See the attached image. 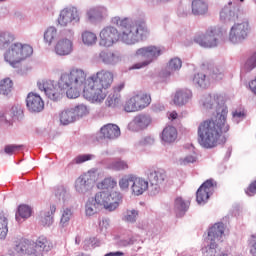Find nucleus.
<instances>
[{"label": "nucleus", "mask_w": 256, "mask_h": 256, "mask_svg": "<svg viewBox=\"0 0 256 256\" xmlns=\"http://www.w3.org/2000/svg\"><path fill=\"white\" fill-rule=\"evenodd\" d=\"M13 91V80L11 78H4L0 82V95H9Z\"/></svg>", "instance_id": "c03bdc74"}, {"label": "nucleus", "mask_w": 256, "mask_h": 256, "mask_svg": "<svg viewBox=\"0 0 256 256\" xmlns=\"http://www.w3.org/2000/svg\"><path fill=\"white\" fill-rule=\"evenodd\" d=\"M221 99L219 94H205L200 99V105L204 111H219Z\"/></svg>", "instance_id": "dca6fc26"}, {"label": "nucleus", "mask_w": 256, "mask_h": 256, "mask_svg": "<svg viewBox=\"0 0 256 256\" xmlns=\"http://www.w3.org/2000/svg\"><path fill=\"white\" fill-rule=\"evenodd\" d=\"M73 41H75V30H63L62 37L54 46V53L59 57H67V55H71V53H73Z\"/></svg>", "instance_id": "9d476101"}, {"label": "nucleus", "mask_w": 256, "mask_h": 256, "mask_svg": "<svg viewBox=\"0 0 256 256\" xmlns=\"http://www.w3.org/2000/svg\"><path fill=\"white\" fill-rule=\"evenodd\" d=\"M189 13H191V11L189 10V7H184V6H180L178 9V15L180 17H187V15H189Z\"/></svg>", "instance_id": "69168bd1"}, {"label": "nucleus", "mask_w": 256, "mask_h": 256, "mask_svg": "<svg viewBox=\"0 0 256 256\" xmlns=\"http://www.w3.org/2000/svg\"><path fill=\"white\" fill-rule=\"evenodd\" d=\"M101 172L97 168H92L88 172L80 175L74 182V189L79 195L91 193L95 181H98Z\"/></svg>", "instance_id": "6e6552de"}, {"label": "nucleus", "mask_w": 256, "mask_h": 256, "mask_svg": "<svg viewBox=\"0 0 256 256\" xmlns=\"http://www.w3.org/2000/svg\"><path fill=\"white\" fill-rule=\"evenodd\" d=\"M97 187L99 189H114V187H117V181L115 178L108 177L105 178L103 181L99 182L97 184Z\"/></svg>", "instance_id": "8fccbe9b"}, {"label": "nucleus", "mask_w": 256, "mask_h": 256, "mask_svg": "<svg viewBox=\"0 0 256 256\" xmlns=\"http://www.w3.org/2000/svg\"><path fill=\"white\" fill-rule=\"evenodd\" d=\"M54 195L57 200H59L61 203H67L69 199H71V193L69 192V187L67 186H57L54 190Z\"/></svg>", "instance_id": "c756f323"}, {"label": "nucleus", "mask_w": 256, "mask_h": 256, "mask_svg": "<svg viewBox=\"0 0 256 256\" xmlns=\"http://www.w3.org/2000/svg\"><path fill=\"white\" fill-rule=\"evenodd\" d=\"M111 23L119 27V41L124 45H137L149 35V29L145 23H132L131 19L119 16L113 17Z\"/></svg>", "instance_id": "20e7f679"}, {"label": "nucleus", "mask_w": 256, "mask_h": 256, "mask_svg": "<svg viewBox=\"0 0 256 256\" xmlns=\"http://www.w3.org/2000/svg\"><path fill=\"white\" fill-rule=\"evenodd\" d=\"M221 39H223V31L221 28L217 26H211L206 30L204 34H196L193 38V41L204 49H215V47H219Z\"/></svg>", "instance_id": "423d86ee"}, {"label": "nucleus", "mask_w": 256, "mask_h": 256, "mask_svg": "<svg viewBox=\"0 0 256 256\" xmlns=\"http://www.w3.org/2000/svg\"><path fill=\"white\" fill-rule=\"evenodd\" d=\"M125 89V83L124 82H121L117 85H115L113 88H112V93H114L115 95H120L121 91Z\"/></svg>", "instance_id": "0e129e2a"}, {"label": "nucleus", "mask_w": 256, "mask_h": 256, "mask_svg": "<svg viewBox=\"0 0 256 256\" xmlns=\"http://www.w3.org/2000/svg\"><path fill=\"white\" fill-rule=\"evenodd\" d=\"M124 111L126 113H136L139 111V107L137 106V101L135 100V96H130L124 103Z\"/></svg>", "instance_id": "a18cd8bd"}, {"label": "nucleus", "mask_w": 256, "mask_h": 256, "mask_svg": "<svg viewBox=\"0 0 256 256\" xmlns=\"http://www.w3.org/2000/svg\"><path fill=\"white\" fill-rule=\"evenodd\" d=\"M154 143H155V138H153L152 136H146L138 142V146L147 147V145H153Z\"/></svg>", "instance_id": "680f3d73"}, {"label": "nucleus", "mask_w": 256, "mask_h": 256, "mask_svg": "<svg viewBox=\"0 0 256 256\" xmlns=\"http://www.w3.org/2000/svg\"><path fill=\"white\" fill-rule=\"evenodd\" d=\"M139 218V210L137 209H128L124 212L122 221L125 223H137V219Z\"/></svg>", "instance_id": "ea45409f"}, {"label": "nucleus", "mask_w": 256, "mask_h": 256, "mask_svg": "<svg viewBox=\"0 0 256 256\" xmlns=\"http://www.w3.org/2000/svg\"><path fill=\"white\" fill-rule=\"evenodd\" d=\"M135 174L124 175L118 182L119 188L121 191H129V185H133L135 181Z\"/></svg>", "instance_id": "58836bf2"}, {"label": "nucleus", "mask_w": 256, "mask_h": 256, "mask_svg": "<svg viewBox=\"0 0 256 256\" xmlns=\"http://www.w3.org/2000/svg\"><path fill=\"white\" fill-rule=\"evenodd\" d=\"M214 119L205 120L198 126V143L204 149H213L217 145H221V135L229 131L225 109H222L221 113H217Z\"/></svg>", "instance_id": "f03ea898"}, {"label": "nucleus", "mask_w": 256, "mask_h": 256, "mask_svg": "<svg viewBox=\"0 0 256 256\" xmlns=\"http://www.w3.org/2000/svg\"><path fill=\"white\" fill-rule=\"evenodd\" d=\"M81 16L79 15V9L75 6H67L60 10L57 18V23L60 27H69L71 23H80Z\"/></svg>", "instance_id": "4468645a"}, {"label": "nucleus", "mask_w": 256, "mask_h": 256, "mask_svg": "<svg viewBox=\"0 0 256 256\" xmlns=\"http://www.w3.org/2000/svg\"><path fill=\"white\" fill-rule=\"evenodd\" d=\"M15 41V34L11 31H0V49L1 51H5L4 60L6 63H9L10 67L16 69L19 67V63L21 61H25L28 57L33 55V47L29 44H23Z\"/></svg>", "instance_id": "7ed1b4c3"}, {"label": "nucleus", "mask_w": 256, "mask_h": 256, "mask_svg": "<svg viewBox=\"0 0 256 256\" xmlns=\"http://www.w3.org/2000/svg\"><path fill=\"white\" fill-rule=\"evenodd\" d=\"M107 169L125 171V169H129V164L125 160H113L107 164Z\"/></svg>", "instance_id": "79ce46f5"}, {"label": "nucleus", "mask_w": 256, "mask_h": 256, "mask_svg": "<svg viewBox=\"0 0 256 256\" xmlns=\"http://www.w3.org/2000/svg\"><path fill=\"white\" fill-rule=\"evenodd\" d=\"M26 107L30 113H41L45 109V102L40 95L29 93L26 98Z\"/></svg>", "instance_id": "a211bd4d"}, {"label": "nucleus", "mask_w": 256, "mask_h": 256, "mask_svg": "<svg viewBox=\"0 0 256 256\" xmlns=\"http://www.w3.org/2000/svg\"><path fill=\"white\" fill-rule=\"evenodd\" d=\"M245 119V112L242 110H235L232 112V121L233 123L239 124Z\"/></svg>", "instance_id": "13d9d810"}, {"label": "nucleus", "mask_w": 256, "mask_h": 256, "mask_svg": "<svg viewBox=\"0 0 256 256\" xmlns=\"http://www.w3.org/2000/svg\"><path fill=\"white\" fill-rule=\"evenodd\" d=\"M110 225L111 220L109 218H100L98 221V232L102 235H107V231H109Z\"/></svg>", "instance_id": "3c124183"}, {"label": "nucleus", "mask_w": 256, "mask_h": 256, "mask_svg": "<svg viewBox=\"0 0 256 256\" xmlns=\"http://www.w3.org/2000/svg\"><path fill=\"white\" fill-rule=\"evenodd\" d=\"M100 242L97 240V238H86L83 242V248L86 251H89V249H95V247H99Z\"/></svg>", "instance_id": "5fc2aeb1"}, {"label": "nucleus", "mask_w": 256, "mask_h": 256, "mask_svg": "<svg viewBox=\"0 0 256 256\" xmlns=\"http://www.w3.org/2000/svg\"><path fill=\"white\" fill-rule=\"evenodd\" d=\"M101 211V209L98 207L95 200L92 198H89L84 206V213L86 217H93L97 215Z\"/></svg>", "instance_id": "473e14b6"}, {"label": "nucleus", "mask_w": 256, "mask_h": 256, "mask_svg": "<svg viewBox=\"0 0 256 256\" xmlns=\"http://www.w3.org/2000/svg\"><path fill=\"white\" fill-rule=\"evenodd\" d=\"M121 193L117 191L112 192H98L93 198L94 203L99 207V209H105L106 211H115L119 207V201H121Z\"/></svg>", "instance_id": "1a4fd4ad"}, {"label": "nucleus", "mask_w": 256, "mask_h": 256, "mask_svg": "<svg viewBox=\"0 0 256 256\" xmlns=\"http://www.w3.org/2000/svg\"><path fill=\"white\" fill-rule=\"evenodd\" d=\"M119 43V29L117 27L108 25L103 27L99 32V47L109 49L113 45Z\"/></svg>", "instance_id": "f8f14e48"}, {"label": "nucleus", "mask_w": 256, "mask_h": 256, "mask_svg": "<svg viewBox=\"0 0 256 256\" xmlns=\"http://www.w3.org/2000/svg\"><path fill=\"white\" fill-rule=\"evenodd\" d=\"M104 65H117L121 63V53L115 50H102L98 55Z\"/></svg>", "instance_id": "aec40b11"}, {"label": "nucleus", "mask_w": 256, "mask_h": 256, "mask_svg": "<svg viewBox=\"0 0 256 256\" xmlns=\"http://www.w3.org/2000/svg\"><path fill=\"white\" fill-rule=\"evenodd\" d=\"M74 111V115L76 117V120L79 121V119H83V117H87L89 115V106L85 104H78L72 108Z\"/></svg>", "instance_id": "a19ab883"}, {"label": "nucleus", "mask_w": 256, "mask_h": 256, "mask_svg": "<svg viewBox=\"0 0 256 256\" xmlns=\"http://www.w3.org/2000/svg\"><path fill=\"white\" fill-rule=\"evenodd\" d=\"M81 39L83 45H86V47H93V45L97 44V34H95L93 31H83L81 34Z\"/></svg>", "instance_id": "f704fd0d"}, {"label": "nucleus", "mask_w": 256, "mask_h": 256, "mask_svg": "<svg viewBox=\"0 0 256 256\" xmlns=\"http://www.w3.org/2000/svg\"><path fill=\"white\" fill-rule=\"evenodd\" d=\"M215 183L213 182V179L206 180L197 190L196 192V201L198 205H205L207 201H209V198L211 195H213L215 191Z\"/></svg>", "instance_id": "2eb2a0df"}, {"label": "nucleus", "mask_w": 256, "mask_h": 256, "mask_svg": "<svg viewBox=\"0 0 256 256\" xmlns=\"http://www.w3.org/2000/svg\"><path fill=\"white\" fill-rule=\"evenodd\" d=\"M14 249L18 255L43 256V252L49 253V250L53 249V244L47 237L40 236L35 243H31L29 240H21Z\"/></svg>", "instance_id": "39448f33"}, {"label": "nucleus", "mask_w": 256, "mask_h": 256, "mask_svg": "<svg viewBox=\"0 0 256 256\" xmlns=\"http://www.w3.org/2000/svg\"><path fill=\"white\" fill-rule=\"evenodd\" d=\"M149 189V181L145 180V178L134 176V182L130 187V191L134 197H139L145 193Z\"/></svg>", "instance_id": "5701e85b"}, {"label": "nucleus", "mask_w": 256, "mask_h": 256, "mask_svg": "<svg viewBox=\"0 0 256 256\" xmlns=\"http://www.w3.org/2000/svg\"><path fill=\"white\" fill-rule=\"evenodd\" d=\"M188 209H189V201H185L181 197H177L174 200V211L177 217H183V215L187 213Z\"/></svg>", "instance_id": "c85d7f7f"}, {"label": "nucleus", "mask_w": 256, "mask_h": 256, "mask_svg": "<svg viewBox=\"0 0 256 256\" xmlns=\"http://www.w3.org/2000/svg\"><path fill=\"white\" fill-rule=\"evenodd\" d=\"M121 103V94L110 93L105 101L106 107H117Z\"/></svg>", "instance_id": "09e8293b"}, {"label": "nucleus", "mask_w": 256, "mask_h": 256, "mask_svg": "<svg viewBox=\"0 0 256 256\" xmlns=\"http://www.w3.org/2000/svg\"><path fill=\"white\" fill-rule=\"evenodd\" d=\"M95 159L94 154H81L74 158L73 163L81 165V163H87V161H93Z\"/></svg>", "instance_id": "864d4df0"}, {"label": "nucleus", "mask_w": 256, "mask_h": 256, "mask_svg": "<svg viewBox=\"0 0 256 256\" xmlns=\"http://www.w3.org/2000/svg\"><path fill=\"white\" fill-rule=\"evenodd\" d=\"M139 111H143L151 105V96L145 92H136L133 94Z\"/></svg>", "instance_id": "bb28decb"}, {"label": "nucleus", "mask_w": 256, "mask_h": 256, "mask_svg": "<svg viewBox=\"0 0 256 256\" xmlns=\"http://www.w3.org/2000/svg\"><path fill=\"white\" fill-rule=\"evenodd\" d=\"M181 67H183V61L178 57L172 58L168 63L167 71L164 73L165 77H170L175 71H179Z\"/></svg>", "instance_id": "72a5a7b5"}, {"label": "nucleus", "mask_w": 256, "mask_h": 256, "mask_svg": "<svg viewBox=\"0 0 256 256\" xmlns=\"http://www.w3.org/2000/svg\"><path fill=\"white\" fill-rule=\"evenodd\" d=\"M58 32L57 28L55 26H49L44 31V43L48 45V47H51L55 41H57Z\"/></svg>", "instance_id": "2f4dec72"}, {"label": "nucleus", "mask_w": 256, "mask_h": 256, "mask_svg": "<svg viewBox=\"0 0 256 256\" xmlns=\"http://www.w3.org/2000/svg\"><path fill=\"white\" fill-rule=\"evenodd\" d=\"M177 139V128L166 126L161 133V140L164 143H173Z\"/></svg>", "instance_id": "cd10ccee"}, {"label": "nucleus", "mask_w": 256, "mask_h": 256, "mask_svg": "<svg viewBox=\"0 0 256 256\" xmlns=\"http://www.w3.org/2000/svg\"><path fill=\"white\" fill-rule=\"evenodd\" d=\"M249 250L252 256H256V238H253L249 242Z\"/></svg>", "instance_id": "338daca9"}, {"label": "nucleus", "mask_w": 256, "mask_h": 256, "mask_svg": "<svg viewBox=\"0 0 256 256\" xmlns=\"http://www.w3.org/2000/svg\"><path fill=\"white\" fill-rule=\"evenodd\" d=\"M8 115L11 119H23V107L19 104L13 105Z\"/></svg>", "instance_id": "603ef678"}, {"label": "nucleus", "mask_w": 256, "mask_h": 256, "mask_svg": "<svg viewBox=\"0 0 256 256\" xmlns=\"http://www.w3.org/2000/svg\"><path fill=\"white\" fill-rule=\"evenodd\" d=\"M32 209L29 205L22 204L18 206L16 212V221L20 223L21 219H29L31 217Z\"/></svg>", "instance_id": "e433bc0d"}, {"label": "nucleus", "mask_w": 256, "mask_h": 256, "mask_svg": "<svg viewBox=\"0 0 256 256\" xmlns=\"http://www.w3.org/2000/svg\"><path fill=\"white\" fill-rule=\"evenodd\" d=\"M149 183H150V185H149ZM149 183H148V189H147L149 194L152 196L159 195L163 184H157V182H149Z\"/></svg>", "instance_id": "6e6d98bb"}, {"label": "nucleus", "mask_w": 256, "mask_h": 256, "mask_svg": "<svg viewBox=\"0 0 256 256\" xmlns=\"http://www.w3.org/2000/svg\"><path fill=\"white\" fill-rule=\"evenodd\" d=\"M71 217H73V210L70 208H64L61 211L60 225L62 227H67L69 225V221H71Z\"/></svg>", "instance_id": "de8ad7c7"}, {"label": "nucleus", "mask_w": 256, "mask_h": 256, "mask_svg": "<svg viewBox=\"0 0 256 256\" xmlns=\"http://www.w3.org/2000/svg\"><path fill=\"white\" fill-rule=\"evenodd\" d=\"M193 97V92L189 89L178 90L174 96V104L178 107H183V105H187L190 99Z\"/></svg>", "instance_id": "393cba45"}, {"label": "nucleus", "mask_w": 256, "mask_h": 256, "mask_svg": "<svg viewBox=\"0 0 256 256\" xmlns=\"http://www.w3.org/2000/svg\"><path fill=\"white\" fill-rule=\"evenodd\" d=\"M211 77L215 81H219L220 79H223V72H221L219 70H217V72H216L215 70H213Z\"/></svg>", "instance_id": "774afa93"}, {"label": "nucleus", "mask_w": 256, "mask_h": 256, "mask_svg": "<svg viewBox=\"0 0 256 256\" xmlns=\"http://www.w3.org/2000/svg\"><path fill=\"white\" fill-rule=\"evenodd\" d=\"M114 79L113 72L109 70L101 69L87 78L83 69L73 68L70 73L62 74L58 83L53 80H42L37 85L51 101H61L63 91H66L68 99H77L83 91L84 98L88 101L103 103Z\"/></svg>", "instance_id": "f257e3e1"}, {"label": "nucleus", "mask_w": 256, "mask_h": 256, "mask_svg": "<svg viewBox=\"0 0 256 256\" xmlns=\"http://www.w3.org/2000/svg\"><path fill=\"white\" fill-rule=\"evenodd\" d=\"M55 206H51L50 210L41 213L40 223L43 227H51L53 225V213H55Z\"/></svg>", "instance_id": "c9c22d12"}, {"label": "nucleus", "mask_w": 256, "mask_h": 256, "mask_svg": "<svg viewBox=\"0 0 256 256\" xmlns=\"http://www.w3.org/2000/svg\"><path fill=\"white\" fill-rule=\"evenodd\" d=\"M101 139L113 141L121 137V129L116 124H106L100 128Z\"/></svg>", "instance_id": "4be33fe9"}, {"label": "nucleus", "mask_w": 256, "mask_h": 256, "mask_svg": "<svg viewBox=\"0 0 256 256\" xmlns=\"http://www.w3.org/2000/svg\"><path fill=\"white\" fill-rule=\"evenodd\" d=\"M75 121H77V118L73 108H66L60 113L61 125H71V123H75Z\"/></svg>", "instance_id": "7c9ffc66"}, {"label": "nucleus", "mask_w": 256, "mask_h": 256, "mask_svg": "<svg viewBox=\"0 0 256 256\" xmlns=\"http://www.w3.org/2000/svg\"><path fill=\"white\" fill-rule=\"evenodd\" d=\"M225 235V224L223 222H217L208 229L207 241H214L219 243L223 241Z\"/></svg>", "instance_id": "412c9836"}, {"label": "nucleus", "mask_w": 256, "mask_h": 256, "mask_svg": "<svg viewBox=\"0 0 256 256\" xmlns=\"http://www.w3.org/2000/svg\"><path fill=\"white\" fill-rule=\"evenodd\" d=\"M251 28L249 27L248 21H243L240 23H235L230 28L228 39L230 43L233 45H239V43H243L249 36V31Z\"/></svg>", "instance_id": "ddd939ff"}, {"label": "nucleus", "mask_w": 256, "mask_h": 256, "mask_svg": "<svg viewBox=\"0 0 256 256\" xmlns=\"http://www.w3.org/2000/svg\"><path fill=\"white\" fill-rule=\"evenodd\" d=\"M153 119L147 114H140L133 118V120L128 124L129 131H142V129H147L151 125Z\"/></svg>", "instance_id": "6ab92c4d"}, {"label": "nucleus", "mask_w": 256, "mask_h": 256, "mask_svg": "<svg viewBox=\"0 0 256 256\" xmlns=\"http://www.w3.org/2000/svg\"><path fill=\"white\" fill-rule=\"evenodd\" d=\"M9 221L5 214L0 213V239L3 240L7 237V233H9Z\"/></svg>", "instance_id": "49530a36"}, {"label": "nucleus", "mask_w": 256, "mask_h": 256, "mask_svg": "<svg viewBox=\"0 0 256 256\" xmlns=\"http://www.w3.org/2000/svg\"><path fill=\"white\" fill-rule=\"evenodd\" d=\"M165 54V47L157 45L144 46L136 50V55L138 57H143L144 61L134 64L131 69H143L147 65L157 61L161 55Z\"/></svg>", "instance_id": "0eeeda50"}, {"label": "nucleus", "mask_w": 256, "mask_h": 256, "mask_svg": "<svg viewBox=\"0 0 256 256\" xmlns=\"http://www.w3.org/2000/svg\"><path fill=\"white\" fill-rule=\"evenodd\" d=\"M149 183H156L158 185H163L167 179V174L165 171L157 168H150L146 171Z\"/></svg>", "instance_id": "b1692460"}, {"label": "nucleus", "mask_w": 256, "mask_h": 256, "mask_svg": "<svg viewBox=\"0 0 256 256\" xmlns=\"http://www.w3.org/2000/svg\"><path fill=\"white\" fill-rule=\"evenodd\" d=\"M246 194H248L249 197H253V195L256 194V180L249 185V187L246 190Z\"/></svg>", "instance_id": "e2e57ef3"}, {"label": "nucleus", "mask_w": 256, "mask_h": 256, "mask_svg": "<svg viewBox=\"0 0 256 256\" xmlns=\"http://www.w3.org/2000/svg\"><path fill=\"white\" fill-rule=\"evenodd\" d=\"M245 0H229V2L224 5L220 12L219 17L222 23L231 24L236 23L241 17V4Z\"/></svg>", "instance_id": "9b49d317"}, {"label": "nucleus", "mask_w": 256, "mask_h": 256, "mask_svg": "<svg viewBox=\"0 0 256 256\" xmlns=\"http://www.w3.org/2000/svg\"><path fill=\"white\" fill-rule=\"evenodd\" d=\"M207 245L202 248L203 256H215L217 255V242L215 241H207Z\"/></svg>", "instance_id": "37998d69"}, {"label": "nucleus", "mask_w": 256, "mask_h": 256, "mask_svg": "<svg viewBox=\"0 0 256 256\" xmlns=\"http://www.w3.org/2000/svg\"><path fill=\"white\" fill-rule=\"evenodd\" d=\"M193 83H194V85H196L197 87H200L201 89H207V87H209L211 81L209 80V78H207V76L205 74L198 73V74L194 75Z\"/></svg>", "instance_id": "4c0bfd02"}, {"label": "nucleus", "mask_w": 256, "mask_h": 256, "mask_svg": "<svg viewBox=\"0 0 256 256\" xmlns=\"http://www.w3.org/2000/svg\"><path fill=\"white\" fill-rule=\"evenodd\" d=\"M197 161V157L194 155H188L186 157H182L178 160L179 165H189V163H195Z\"/></svg>", "instance_id": "052dcab7"}, {"label": "nucleus", "mask_w": 256, "mask_h": 256, "mask_svg": "<svg viewBox=\"0 0 256 256\" xmlns=\"http://www.w3.org/2000/svg\"><path fill=\"white\" fill-rule=\"evenodd\" d=\"M192 15L196 17L207 15L209 12V4L205 0H193L191 4Z\"/></svg>", "instance_id": "a878e982"}, {"label": "nucleus", "mask_w": 256, "mask_h": 256, "mask_svg": "<svg viewBox=\"0 0 256 256\" xmlns=\"http://www.w3.org/2000/svg\"><path fill=\"white\" fill-rule=\"evenodd\" d=\"M22 148H23V145H15V144L7 145L4 148V152L7 155H13L14 153H17V151H21Z\"/></svg>", "instance_id": "bf43d9fd"}, {"label": "nucleus", "mask_w": 256, "mask_h": 256, "mask_svg": "<svg viewBox=\"0 0 256 256\" xmlns=\"http://www.w3.org/2000/svg\"><path fill=\"white\" fill-rule=\"evenodd\" d=\"M108 15L107 7L94 6L86 11V18L89 23H101Z\"/></svg>", "instance_id": "f3484780"}, {"label": "nucleus", "mask_w": 256, "mask_h": 256, "mask_svg": "<svg viewBox=\"0 0 256 256\" xmlns=\"http://www.w3.org/2000/svg\"><path fill=\"white\" fill-rule=\"evenodd\" d=\"M256 67V52L247 59V61L244 64L245 71H253Z\"/></svg>", "instance_id": "4d7b16f0"}]
</instances>
